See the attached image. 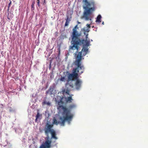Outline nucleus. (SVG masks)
Here are the masks:
<instances>
[{
    "label": "nucleus",
    "mask_w": 148,
    "mask_h": 148,
    "mask_svg": "<svg viewBox=\"0 0 148 148\" xmlns=\"http://www.w3.org/2000/svg\"><path fill=\"white\" fill-rule=\"evenodd\" d=\"M59 97L60 100L58 101L56 100V102L58 103V109L60 110H62V116H60L59 118V121H58L55 118L53 119V123L56 125H58L60 123L62 125L64 126L65 123L67 121L69 124H70L71 122L72 121L74 115L71 112V111L76 108V106L75 104H72L70 105L67 108L65 106H64L61 105L64 103L62 100L64 97L58 96V98Z\"/></svg>",
    "instance_id": "obj_1"
},
{
    "label": "nucleus",
    "mask_w": 148,
    "mask_h": 148,
    "mask_svg": "<svg viewBox=\"0 0 148 148\" xmlns=\"http://www.w3.org/2000/svg\"><path fill=\"white\" fill-rule=\"evenodd\" d=\"M79 70L82 69H80L79 67L75 66V68L73 69L72 73H70L68 71L66 72V74L67 75V82L66 84V85H69L71 88H73L74 84L73 82L74 80H76V81L75 84V88L77 90L80 89L82 83V81L78 79V73L79 72Z\"/></svg>",
    "instance_id": "obj_2"
},
{
    "label": "nucleus",
    "mask_w": 148,
    "mask_h": 148,
    "mask_svg": "<svg viewBox=\"0 0 148 148\" xmlns=\"http://www.w3.org/2000/svg\"><path fill=\"white\" fill-rule=\"evenodd\" d=\"M84 40L83 42V44L81 45H83L82 49V51L78 53V51L77 50L76 52L75 53V61L74 62V65L75 66H77V67H79L80 69L82 70L84 69V68L83 65L82 64L81 60L82 56V55L83 56H85L88 52V47L90 45V41L88 40H84V39H82Z\"/></svg>",
    "instance_id": "obj_3"
},
{
    "label": "nucleus",
    "mask_w": 148,
    "mask_h": 148,
    "mask_svg": "<svg viewBox=\"0 0 148 148\" xmlns=\"http://www.w3.org/2000/svg\"><path fill=\"white\" fill-rule=\"evenodd\" d=\"M82 2L84 3V5L83 6V9H84L83 17L86 21L89 20L91 21V19L88 16L90 15L95 9V2L93 1L88 2V0H82Z\"/></svg>",
    "instance_id": "obj_4"
},
{
    "label": "nucleus",
    "mask_w": 148,
    "mask_h": 148,
    "mask_svg": "<svg viewBox=\"0 0 148 148\" xmlns=\"http://www.w3.org/2000/svg\"><path fill=\"white\" fill-rule=\"evenodd\" d=\"M81 36V34L78 33L77 31L75 29H73V32L71 36L72 40L71 41V45L72 46H70L69 50H75L76 49L78 51L79 50V47L78 45H81L83 44L84 40L80 39L79 37Z\"/></svg>",
    "instance_id": "obj_5"
},
{
    "label": "nucleus",
    "mask_w": 148,
    "mask_h": 148,
    "mask_svg": "<svg viewBox=\"0 0 148 148\" xmlns=\"http://www.w3.org/2000/svg\"><path fill=\"white\" fill-rule=\"evenodd\" d=\"M53 125H50L47 123L46 127L45 129V134L47 135V138L48 139H49V132H51L53 130H54L53 129H51V128L52 127Z\"/></svg>",
    "instance_id": "obj_6"
},
{
    "label": "nucleus",
    "mask_w": 148,
    "mask_h": 148,
    "mask_svg": "<svg viewBox=\"0 0 148 148\" xmlns=\"http://www.w3.org/2000/svg\"><path fill=\"white\" fill-rule=\"evenodd\" d=\"M87 27H84V28L82 29V31H83L84 32V34L85 35H86V40H88V34L86 32H88L90 31L89 28H90V25L87 24L86 25Z\"/></svg>",
    "instance_id": "obj_7"
},
{
    "label": "nucleus",
    "mask_w": 148,
    "mask_h": 148,
    "mask_svg": "<svg viewBox=\"0 0 148 148\" xmlns=\"http://www.w3.org/2000/svg\"><path fill=\"white\" fill-rule=\"evenodd\" d=\"M66 17L67 18L66 19V21L65 24V26H67L69 25V23L70 21H71L72 18L71 15H70V16L67 15L66 16Z\"/></svg>",
    "instance_id": "obj_8"
},
{
    "label": "nucleus",
    "mask_w": 148,
    "mask_h": 148,
    "mask_svg": "<svg viewBox=\"0 0 148 148\" xmlns=\"http://www.w3.org/2000/svg\"><path fill=\"white\" fill-rule=\"evenodd\" d=\"M54 88V87L53 86H50L48 90L46 92V94H49L50 95L52 94V92Z\"/></svg>",
    "instance_id": "obj_9"
},
{
    "label": "nucleus",
    "mask_w": 148,
    "mask_h": 148,
    "mask_svg": "<svg viewBox=\"0 0 148 148\" xmlns=\"http://www.w3.org/2000/svg\"><path fill=\"white\" fill-rule=\"evenodd\" d=\"M51 134V139L52 138H54L55 140H57L58 139V138L56 136V133L54 130H53L52 132H50Z\"/></svg>",
    "instance_id": "obj_10"
},
{
    "label": "nucleus",
    "mask_w": 148,
    "mask_h": 148,
    "mask_svg": "<svg viewBox=\"0 0 148 148\" xmlns=\"http://www.w3.org/2000/svg\"><path fill=\"white\" fill-rule=\"evenodd\" d=\"M65 99L66 103H71L72 102L73 99L71 96H70L68 97H66L64 98Z\"/></svg>",
    "instance_id": "obj_11"
},
{
    "label": "nucleus",
    "mask_w": 148,
    "mask_h": 148,
    "mask_svg": "<svg viewBox=\"0 0 148 148\" xmlns=\"http://www.w3.org/2000/svg\"><path fill=\"white\" fill-rule=\"evenodd\" d=\"M42 117V114H40L39 112V110H38L37 111V114L36 116V119L35 120V121L36 122L37 121V120L38 119H40Z\"/></svg>",
    "instance_id": "obj_12"
},
{
    "label": "nucleus",
    "mask_w": 148,
    "mask_h": 148,
    "mask_svg": "<svg viewBox=\"0 0 148 148\" xmlns=\"http://www.w3.org/2000/svg\"><path fill=\"white\" fill-rule=\"evenodd\" d=\"M64 75H65V76H64L63 77L62 76L60 80L61 81H65V80H66V81H67V79H66V75L67 76V75L66 74V72H64Z\"/></svg>",
    "instance_id": "obj_13"
},
{
    "label": "nucleus",
    "mask_w": 148,
    "mask_h": 148,
    "mask_svg": "<svg viewBox=\"0 0 148 148\" xmlns=\"http://www.w3.org/2000/svg\"><path fill=\"white\" fill-rule=\"evenodd\" d=\"M51 141L50 140H48L46 141L45 144L47 147V148H49L50 147L51 144Z\"/></svg>",
    "instance_id": "obj_14"
},
{
    "label": "nucleus",
    "mask_w": 148,
    "mask_h": 148,
    "mask_svg": "<svg viewBox=\"0 0 148 148\" xmlns=\"http://www.w3.org/2000/svg\"><path fill=\"white\" fill-rule=\"evenodd\" d=\"M101 16L100 15H99L97 18L96 22H98L99 23L101 22Z\"/></svg>",
    "instance_id": "obj_15"
},
{
    "label": "nucleus",
    "mask_w": 148,
    "mask_h": 148,
    "mask_svg": "<svg viewBox=\"0 0 148 148\" xmlns=\"http://www.w3.org/2000/svg\"><path fill=\"white\" fill-rule=\"evenodd\" d=\"M50 104H51V103L49 102L46 101H45V100H43V102L42 103V105L46 104L48 106H50Z\"/></svg>",
    "instance_id": "obj_16"
},
{
    "label": "nucleus",
    "mask_w": 148,
    "mask_h": 148,
    "mask_svg": "<svg viewBox=\"0 0 148 148\" xmlns=\"http://www.w3.org/2000/svg\"><path fill=\"white\" fill-rule=\"evenodd\" d=\"M35 3V1H33L32 4L31 5V9L32 10H34V5Z\"/></svg>",
    "instance_id": "obj_17"
},
{
    "label": "nucleus",
    "mask_w": 148,
    "mask_h": 148,
    "mask_svg": "<svg viewBox=\"0 0 148 148\" xmlns=\"http://www.w3.org/2000/svg\"><path fill=\"white\" fill-rule=\"evenodd\" d=\"M63 93H66V94H67L68 95L69 94V91L68 90H66V91L65 92V90H64L63 91Z\"/></svg>",
    "instance_id": "obj_18"
},
{
    "label": "nucleus",
    "mask_w": 148,
    "mask_h": 148,
    "mask_svg": "<svg viewBox=\"0 0 148 148\" xmlns=\"http://www.w3.org/2000/svg\"><path fill=\"white\" fill-rule=\"evenodd\" d=\"M37 5L38 7H40V0H37Z\"/></svg>",
    "instance_id": "obj_19"
},
{
    "label": "nucleus",
    "mask_w": 148,
    "mask_h": 148,
    "mask_svg": "<svg viewBox=\"0 0 148 148\" xmlns=\"http://www.w3.org/2000/svg\"><path fill=\"white\" fill-rule=\"evenodd\" d=\"M40 148H46V146L43 145L42 144L41 145L40 147Z\"/></svg>",
    "instance_id": "obj_20"
},
{
    "label": "nucleus",
    "mask_w": 148,
    "mask_h": 148,
    "mask_svg": "<svg viewBox=\"0 0 148 148\" xmlns=\"http://www.w3.org/2000/svg\"><path fill=\"white\" fill-rule=\"evenodd\" d=\"M62 38L63 39L64 38H67V37L66 35H62Z\"/></svg>",
    "instance_id": "obj_21"
},
{
    "label": "nucleus",
    "mask_w": 148,
    "mask_h": 148,
    "mask_svg": "<svg viewBox=\"0 0 148 148\" xmlns=\"http://www.w3.org/2000/svg\"><path fill=\"white\" fill-rule=\"evenodd\" d=\"M46 2L45 0H44L43 1V5H45L46 4Z\"/></svg>",
    "instance_id": "obj_22"
},
{
    "label": "nucleus",
    "mask_w": 148,
    "mask_h": 148,
    "mask_svg": "<svg viewBox=\"0 0 148 148\" xmlns=\"http://www.w3.org/2000/svg\"><path fill=\"white\" fill-rule=\"evenodd\" d=\"M77 28H78V27H77V25H76L75 26V27L73 29H77Z\"/></svg>",
    "instance_id": "obj_23"
},
{
    "label": "nucleus",
    "mask_w": 148,
    "mask_h": 148,
    "mask_svg": "<svg viewBox=\"0 0 148 148\" xmlns=\"http://www.w3.org/2000/svg\"><path fill=\"white\" fill-rule=\"evenodd\" d=\"M11 4V1H10V3L8 4V8H9L10 6V5Z\"/></svg>",
    "instance_id": "obj_24"
},
{
    "label": "nucleus",
    "mask_w": 148,
    "mask_h": 148,
    "mask_svg": "<svg viewBox=\"0 0 148 148\" xmlns=\"http://www.w3.org/2000/svg\"><path fill=\"white\" fill-rule=\"evenodd\" d=\"M83 72V71H81L80 74L82 73Z\"/></svg>",
    "instance_id": "obj_25"
},
{
    "label": "nucleus",
    "mask_w": 148,
    "mask_h": 148,
    "mask_svg": "<svg viewBox=\"0 0 148 148\" xmlns=\"http://www.w3.org/2000/svg\"><path fill=\"white\" fill-rule=\"evenodd\" d=\"M102 24H104V22H102Z\"/></svg>",
    "instance_id": "obj_26"
},
{
    "label": "nucleus",
    "mask_w": 148,
    "mask_h": 148,
    "mask_svg": "<svg viewBox=\"0 0 148 148\" xmlns=\"http://www.w3.org/2000/svg\"><path fill=\"white\" fill-rule=\"evenodd\" d=\"M78 23H79V22H78Z\"/></svg>",
    "instance_id": "obj_27"
}]
</instances>
